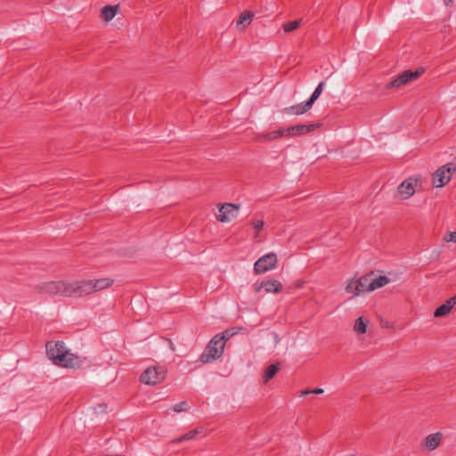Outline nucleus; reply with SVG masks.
Returning <instances> with one entry per match:
<instances>
[{
    "instance_id": "obj_1",
    "label": "nucleus",
    "mask_w": 456,
    "mask_h": 456,
    "mask_svg": "<svg viewBox=\"0 0 456 456\" xmlns=\"http://www.w3.org/2000/svg\"><path fill=\"white\" fill-rule=\"evenodd\" d=\"M46 354L53 363L61 367L74 365L73 354H69L62 341H48L45 345Z\"/></svg>"
},
{
    "instance_id": "obj_2",
    "label": "nucleus",
    "mask_w": 456,
    "mask_h": 456,
    "mask_svg": "<svg viewBox=\"0 0 456 456\" xmlns=\"http://www.w3.org/2000/svg\"><path fill=\"white\" fill-rule=\"evenodd\" d=\"M224 348V341H223V338L214 336L208 342L200 359L203 363L215 361L223 354Z\"/></svg>"
},
{
    "instance_id": "obj_3",
    "label": "nucleus",
    "mask_w": 456,
    "mask_h": 456,
    "mask_svg": "<svg viewBox=\"0 0 456 456\" xmlns=\"http://www.w3.org/2000/svg\"><path fill=\"white\" fill-rule=\"evenodd\" d=\"M35 291L50 296L68 297V281H46L35 286Z\"/></svg>"
},
{
    "instance_id": "obj_4",
    "label": "nucleus",
    "mask_w": 456,
    "mask_h": 456,
    "mask_svg": "<svg viewBox=\"0 0 456 456\" xmlns=\"http://www.w3.org/2000/svg\"><path fill=\"white\" fill-rule=\"evenodd\" d=\"M373 275L374 272L372 271L360 277L358 280L351 281L346 287V292L353 293L358 296L361 293L374 290V286L372 282Z\"/></svg>"
},
{
    "instance_id": "obj_5",
    "label": "nucleus",
    "mask_w": 456,
    "mask_h": 456,
    "mask_svg": "<svg viewBox=\"0 0 456 456\" xmlns=\"http://www.w3.org/2000/svg\"><path fill=\"white\" fill-rule=\"evenodd\" d=\"M167 376V369L164 366H151L147 368L141 375L140 380L147 385L161 383Z\"/></svg>"
},
{
    "instance_id": "obj_6",
    "label": "nucleus",
    "mask_w": 456,
    "mask_h": 456,
    "mask_svg": "<svg viewBox=\"0 0 456 456\" xmlns=\"http://www.w3.org/2000/svg\"><path fill=\"white\" fill-rule=\"evenodd\" d=\"M456 172V164L448 163L438 168L433 175V185L437 188L444 187L452 179V175Z\"/></svg>"
},
{
    "instance_id": "obj_7",
    "label": "nucleus",
    "mask_w": 456,
    "mask_h": 456,
    "mask_svg": "<svg viewBox=\"0 0 456 456\" xmlns=\"http://www.w3.org/2000/svg\"><path fill=\"white\" fill-rule=\"evenodd\" d=\"M93 293L90 280L75 281L68 282V297H81Z\"/></svg>"
},
{
    "instance_id": "obj_8",
    "label": "nucleus",
    "mask_w": 456,
    "mask_h": 456,
    "mask_svg": "<svg viewBox=\"0 0 456 456\" xmlns=\"http://www.w3.org/2000/svg\"><path fill=\"white\" fill-rule=\"evenodd\" d=\"M424 72L422 68L417 69L415 71L404 70L398 74L391 82L387 85V88H399L407 85L411 81L418 79Z\"/></svg>"
},
{
    "instance_id": "obj_9",
    "label": "nucleus",
    "mask_w": 456,
    "mask_h": 456,
    "mask_svg": "<svg viewBox=\"0 0 456 456\" xmlns=\"http://www.w3.org/2000/svg\"><path fill=\"white\" fill-rule=\"evenodd\" d=\"M277 265V256L274 253H268L258 258L254 265L256 274H261L273 269Z\"/></svg>"
},
{
    "instance_id": "obj_10",
    "label": "nucleus",
    "mask_w": 456,
    "mask_h": 456,
    "mask_svg": "<svg viewBox=\"0 0 456 456\" xmlns=\"http://www.w3.org/2000/svg\"><path fill=\"white\" fill-rule=\"evenodd\" d=\"M321 124H308V125H296L291 126L287 128H284L285 130V136L287 137H293L297 135H303L309 134L317 128H319Z\"/></svg>"
},
{
    "instance_id": "obj_11",
    "label": "nucleus",
    "mask_w": 456,
    "mask_h": 456,
    "mask_svg": "<svg viewBox=\"0 0 456 456\" xmlns=\"http://www.w3.org/2000/svg\"><path fill=\"white\" fill-rule=\"evenodd\" d=\"M419 183V179L409 177L404 180L397 188V192L403 200L411 198L415 193V187Z\"/></svg>"
},
{
    "instance_id": "obj_12",
    "label": "nucleus",
    "mask_w": 456,
    "mask_h": 456,
    "mask_svg": "<svg viewBox=\"0 0 456 456\" xmlns=\"http://www.w3.org/2000/svg\"><path fill=\"white\" fill-rule=\"evenodd\" d=\"M262 289H265L266 293H279L282 289V284L276 280H269L262 281L261 283L254 284V290L256 293H259Z\"/></svg>"
},
{
    "instance_id": "obj_13",
    "label": "nucleus",
    "mask_w": 456,
    "mask_h": 456,
    "mask_svg": "<svg viewBox=\"0 0 456 456\" xmlns=\"http://www.w3.org/2000/svg\"><path fill=\"white\" fill-rule=\"evenodd\" d=\"M239 205H234L232 203H224L219 208V214L217 216V220L222 223H225L229 221L228 216H234V212L238 211Z\"/></svg>"
},
{
    "instance_id": "obj_14",
    "label": "nucleus",
    "mask_w": 456,
    "mask_h": 456,
    "mask_svg": "<svg viewBox=\"0 0 456 456\" xmlns=\"http://www.w3.org/2000/svg\"><path fill=\"white\" fill-rule=\"evenodd\" d=\"M285 136L284 128H280L265 134H259L256 136L255 140L258 142H269Z\"/></svg>"
},
{
    "instance_id": "obj_15",
    "label": "nucleus",
    "mask_w": 456,
    "mask_h": 456,
    "mask_svg": "<svg viewBox=\"0 0 456 456\" xmlns=\"http://www.w3.org/2000/svg\"><path fill=\"white\" fill-rule=\"evenodd\" d=\"M456 305V295L446 300L444 304L438 306L435 313V317H443L448 314Z\"/></svg>"
},
{
    "instance_id": "obj_16",
    "label": "nucleus",
    "mask_w": 456,
    "mask_h": 456,
    "mask_svg": "<svg viewBox=\"0 0 456 456\" xmlns=\"http://www.w3.org/2000/svg\"><path fill=\"white\" fill-rule=\"evenodd\" d=\"M311 108L312 106L308 105V102L306 101L304 103H299L297 105L287 107L283 110V111L287 114L301 115L307 112Z\"/></svg>"
},
{
    "instance_id": "obj_17",
    "label": "nucleus",
    "mask_w": 456,
    "mask_h": 456,
    "mask_svg": "<svg viewBox=\"0 0 456 456\" xmlns=\"http://www.w3.org/2000/svg\"><path fill=\"white\" fill-rule=\"evenodd\" d=\"M93 289V293L110 288L114 281L110 278H101L97 280H90Z\"/></svg>"
},
{
    "instance_id": "obj_18",
    "label": "nucleus",
    "mask_w": 456,
    "mask_h": 456,
    "mask_svg": "<svg viewBox=\"0 0 456 456\" xmlns=\"http://www.w3.org/2000/svg\"><path fill=\"white\" fill-rule=\"evenodd\" d=\"M442 437L443 435L439 432L428 435L425 439L426 447L430 451L436 449L441 443Z\"/></svg>"
},
{
    "instance_id": "obj_19",
    "label": "nucleus",
    "mask_w": 456,
    "mask_h": 456,
    "mask_svg": "<svg viewBox=\"0 0 456 456\" xmlns=\"http://www.w3.org/2000/svg\"><path fill=\"white\" fill-rule=\"evenodd\" d=\"M118 11V5H106L101 11V18L105 21H110Z\"/></svg>"
},
{
    "instance_id": "obj_20",
    "label": "nucleus",
    "mask_w": 456,
    "mask_h": 456,
    "mask_svg": "<svg viewBox=\"0 0 456 456\" xmlns=\"http://www.w3.org/2000/svg\"><path fill=\"white\" fill-rule=\"evenodd\" d=\"M279 370L280 362L273 363L270 366H268L263 377L264 383H267L270 379H272L276 375Z\"/></svg>"
},
{
    "instance_id": "obj_21",
    "label": "nucleus",
    "mask_w": 456,
    "mask_h": 456,
    "mask_svg": "<svg viewBox=\"0 0 456 456\" xmlns=\"http://www.w3.org/2000/svg\"><path fill=\"white\" fill-rule=\"evenodd\" d=\"M202 431L201 428H195L193 430L189 431L188 433L184 434L183 436H181L178 438H175L172 441L174 444L182 443L186 440H192L196 437L197 435L200 434Z\"/></svg>"
},
{
    "instance_id": "obj_22",
    "label": "nucleus",
    "mask_w": 456,
    "mask_h": 456,
    "mask_svg": "<svg viewBox=\"0 0 456 456\" xmlns=\"http://www.w3.org/2000/svg\"><path fill=\"white\" fill-rule=\"evenodd\" d=\"M372 282L375 290L376 289H379L387 285L389 282V279L385 275H379L376 272H374V275L372 276Z\"/></svg>"
},
{
    "instance_id": "obj_23",
    "label": "nucleus",
    "mask_w": 456,
    "mask_h": 456,
    "mask_svg": "<svg viewBox=\"0 0 456 456\" xmlns=\"http://www.w3.org/2000/svg\"><path fill=\"white\" fill-rule=\"evenodd\" d=\"M253 16H254V14L251 12H248V11L243 12L240 16L237 25H243L242 28H244L246 26L250 24Z\"/></svg>"
},
{
    "instance_id": "obj_24",
    "label": "nucleus",
    "mask_w": 456,
    "mask_h": 456,
    "mask_svg": "<svg viewBox=\"0 0 456 456\" xmlns=\"http://www.w3.org/2000/svg\"><path fill=\"white\" fill-rule=\"evenodd\" d=\"M367 322H364L362 317H359L354 323V330L358 334L366 333Z\"/></svg>"
},
{
    "instance_id": "obj_25",
    "label": "nucleus",
    "mask_w": 456,
    "mask_h": 456,
    "mask_svg": "<svg viewBox=\"0 0 456 456\" xmlns=\"http://www.w3.org/2000/svg\"><path fill=\"white\" fill-rule=\"evenodd\" d=\"M323 86H324V82H321L319 83V85L317 86V87L315 88V90L314 91L313 94L311 95V97L307 100L308 102V105H311L313 106V104L314 103V102L318 99V97L321 95L322 90H323Z\"/></svg>"
},
{
    "instance_id": "obj_26",
    "label": "nucleus",
    "mask_w": 456,
    "mask_h": 456,
    "mask_svg": "<svg viewBox=\"0 0 456 456\" xmlns=\"http://www.w3.org/2000/svg\"><path fill=\"white\" fill-rule=\"evenodd\" d=\"M252 227H253V230L255 232V235H254V238L256 240H258L259 239V233L260 232L263 230L264 226H265V222L263 220H253L250 222Z\"/></svg>"
},
{
    "instance_id": "obj_27",
    "label": "nucleus",
    "mask_w": 456,
    "mask_h": 456,
    "mask_svg": "<svg viewBox=\"0 0 456 456\" xmlns=\"http://www.w3.org/2000/svg\"><path fill=\"white\" fill-rule=\"evenodd\" d=\"M301 20H302L299 19V20H295L293 21L284 23L282 26L284 32L289 33V32H292L295 29H297L299 27Z\"/></svg>"
},
{
    "instance_id": "obj_28",
    "label": "nucleus",
    "mask_w": 456,
    "mask_h": 456,
    "mask_svg": "<svg viewBox=\"0 0 456 456\" xmlns=\"http://www.w3.org/2000/svg\"><path fill=\"white\" fill-rule=\"evenodd\" d=\"M237 333H238V331L235 330L234 328H232V329L225 330L222 333L216 334V336H219V337L223 338V341H224V345H225L226 341L229 340L232 337H233Z\"/></svg>"
},
{
    "instance_id": "obj_29",
    "label": "nucleus",
    "mask_w": 456,
    "mask_h": 456,
    "mask_svg": "<svg viewBox=\"0 0 456 456\" xmlns=\"http://www.w3.org/2000/svg\"><path fill=\"white\" fill-rule=\"evenodd\" d=\"M188 410L189 407L185 401L180 402L173 406V411L175 412L186 411Z\"/></svg>"
},
{
    "instance_id": "obj_30",
    "label": "nucleus",
    "mask_w": 456,
    "mask_h": 456,
    "mask_svg": "<svg viewBox=\"0 0 456 456\" xmlns=\"http://www.w3.org/2000/svg\"><path fill=\"white\" fill-rule=\"evenodd\" d=\"M444 240L446 241H452L456 242V232H449L445 237Z\"/></svg>"
},
{
    "instance_id": "obj_31",
    "label": "nucleus",
    "mask_w": 456,
    "mask_h": 456,
    "mask_svg": "<svg viewBox=\"0 0 456 456\" xmlns=\"http://www.w3.org/2000/svg\"><path fill=\"white\" fill-rule=\"evenodd\" d=\"M310 394H312V390L305 389V390H302L300 392V396H305V395H310Z\"/></svg>"
},
{
    "instance_id": "obj_32",
    "label": "nucleus",
    "mask_w": 456,
    "mask_h": 456,
    "mask_svg": "<svg viewBox=\"0 0 456 456\" xmlns=\"http://www.w3.org/2000/svg\"><path fill=\"white\" fill-rule=\"evenodd\" d=\"M323 393V389L322 388H314L312 390V394H316V395H321Z\"/></svg>"
},
{
    "instance_id": "obj_33",
    "label": "nucleus",
    "mask_w": 456,
    "mask_h": 456,
    "mask_svg": "<svg viewBox=\"0 0 456 456\" xmlns=\"http://www.w3.org/2000/svg\"><path fill=\"white\" fill-rule=\"evenodd\" d=\"M168 342H169V345H170V348H171V350H172V351H175V346H174L173 342H172L170 339H168Z\"/></svg>"
},
{
    "instance_id": "obj_34",
    "label": "nucleus",
    "mask_w": 456,
    "mask_h": 456,
    "mask_svg": "<svg viewBox=\"0 0 456 456\" xmlns=\"http://www.w3.org/2000/svg\"><path fill=\"white\" fill-rule=\"evenodd\" d=\"M445 4H449V3H452V0H444Z\"/></svg>"
}]
</instances>
